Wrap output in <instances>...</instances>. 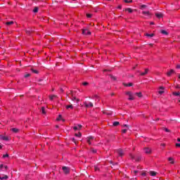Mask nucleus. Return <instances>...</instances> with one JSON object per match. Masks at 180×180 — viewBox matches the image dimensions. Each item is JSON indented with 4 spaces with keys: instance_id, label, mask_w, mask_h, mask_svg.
Wrapping results in <instances>:
<instances>
[{
    "instance_id": "f257e3e1",
    "label": "nucleus",
    "mask_w": 180,
    "mask_h": 180,
    "mask_svg": "<svg viewBox=\"0 0 180 180\" xmlns=\"http://www.w3.org/2000/svg\"><path fill=\"white\" fill-rule=\"evenodd\" d=\"M126 95H128L129 98H128L129 101H134V94L131 91H127Z\"/></svg>"
},
{
    "instance_id": "f03ea898",
    "label": "nucleus",
    "mask_w": 180,
    "mask_h": 180,
    "mask_svg": "<svg viewBox=\"0 0 180 180\" xmlns=\"http://www.w3.org/2000/svg\"><path fill=\"white\" fill-rule=\"evenodd\" d=\"M82 33L85 36H89L91 34V32L88 29L82 30Z\"/></svg>"
},
{
    "instance_id": "7ed1b4c3",
    "label": "nucleus",
    "mask_w": 180,
    "mask_h": 180,
    "mask_svg": "<svg viewBox=\"0 0 180 180\" xmlns=\"http://www.w3.org/2000/svg\"><path fill=\"white\" fill-rule=\"evenodd\" d=\"M62 169L64 174H65V175H68V174H70V167L64 166L62 167Z\"/></svg>"
},
{
    "instance_id": "20e7f679",
    "label": "nucleus",
    "mask_w": 180,
    "mask_h": 180,
    "mask_svg": "<svg viewBox=\"0 0 180 180\" xmlns=\"http://www.w3.org/2000/svg\"><path fill=\"white\" fill-rule=\"evenodd\" d=\"M116 152L117 153V154L120 157H123V155H124V153L123 152V150H122V149H117L116 150Z\"/></svg>"
},
{
    "instance_id": "39448f33",
    "label": "nucleus",
    "mask_w": 180,
    "mask_h": 180,
    "mask_svg": "<svg viewBox=\"0 0 180 180\" xmlns=\"http://www.w3.org/2000/svg\"><path fill=\"white\" fill-rule=\"evenodd\" d=\"M148 71H149L148 69H145L144 72H140V71H138V72H140V75H141V77H144V75H147L148 74Z\"/></svg>"
},
{
    "instance_id": "423d86ee",
    "label": "nucleus",
    "mask_w": 180,
    "mask_h": 180,
    "mask_svg": "<svg viewBox=\"0 0 180 180\" xmlns=\"http://www.w3.org/2000/svg\"><path fill=\"white\" fill-rule=\"evenodd\" d=\"M84 105L86 108H94V103L89 102V104L86 103V101L84 102Z\"/></svg>"
},
{
    "instance_id": "0eeeda50",
    "label": "nucleus",
    "mask_w": 180,
    "mask_h": 180,
    "mask_svg": "<svg viewBox=\"0 0 180 180\" xmlns=\"http://www.w3.org/2000/svg\"><path fill=\"white\" fill-rule=\"evenodd\" d=\"M94 139H95V137H94V136L88 137L87 143H89V146H91L92 144V140H94Z\"/></svg>"
},
{
    "instance_id": "6e6552de",
    "label": "nucleus",
    "mask_w": 180,
    "mask_h": 180,
    "mask_svg": "<svg viewBox=\"0 0 180 180\" xmlns=\"http://www.w3.org/2000/svg\"><path fill=\"white\" fill-rule=\"evenodd\" d=\"M38 82H39V85H46V80H44L43 79H38Z\"/></svg>"
},
{
    "instance_id": "1a4fd4ad",
    "label": "nucleus",
    "mask_w": 180,
    "mask_h": 180,
    "mask_svg": "<svg viewBox=\"0 0 180 180\" xmlns=\"http://www.w3.org/2000/svg\"><path fill=\"white\" fill-rule=\"evenodd\" d=\"M172 74H175V70H170V71L167 72V77H171V75H172Z\"/></svg>"
},
{
    "instance_id": "9d476101",
    "label": "nucleus",
    "mask_w": 180,
    "mask_h": 180,
    "mask_svg": "<svg viewBox=\"0 0 180 180\" xmlns=\"http://www.w3.org/2000/svg\"><path fill=\"white\" fill-rule=\"evenodd\" d=\"M9 179V176H8V175L1 174V180H6V179Z\"/></svg>"
},
{
    "instance_id": "9b49d317",
    "label": "nucleus",
    "mask_w": 180,
    "mask_h": 180,
    "mask_svg": "<svg viewBox=\"0 0 180 180\" xmlns=\"http://www.w3.org/2000/svg\"><path fill=\"white\" fill-rule=\"evenodd\" d=\"M73 129L75 130H81L82 129V125L78 124L77 126H75Z\"/></svg>"
},
{
    "instance_id": "f8f14e48",
    "label": "nucleus",
    "mask_w": 180,
    "mask_h": 180,
    "mask_svg": "<svg viewBox=\"0 0 180 180\" xmlns=\"http://www.w3.org/2000/svg\"><path fill=\"white\" fill-rule=\"evenodd\" d=\"M144 152L146 153V154H151V150L150 149V148H145Z\"/></svg>"
},
{
    "instance_id": "ddd939ff",
    "label": "nucleus",
    "mask_w": 180,
    "mask_h": 180,
    "mask_svg": "<svg viewBox=\"0 0 180 180\" xmlns=\"http://www.w3.org/2000/svg\"><path fill=\"white\" fill-rule=\"evenodd\" d=\"M8 169V166H4V165H1V171H6Z\"/></svg>"
},
{
    "instance_id": "4468645a",
    "label": "nucleus",
    "mask_w": 180,
    "mask_h": 180,
    "mask_svg": "<svg viewBox=\"0 0 180 180\" xmlns=\"http://www.w3.org/2000/svg\"><path fill=\"white\" fill-rule=\"evenodd\" d=\"M155 16H157L158 19H161V18L163 17V14L161 13H156Z\"/></svg>"
},
{
    "instance_id": "2eb2a0df",
    "label": "nucleus",
    "mask_w": 180,
    "mask_h": 180,
    "mask_svg": "<svg viewBox=\"0 0 180 180\" xmlns=\"http://www.w3.org/2000/svg\"><path fill=\"white\" fill-rule=\"evenodd\" d=\"M142 14L146 15V16H150L151 15V13H150V11H142Z\"/></svg>"
},
{
    "instance_id": "dca6fc26",
    "label": "nucleus",
    "mask_w": 180,
    "mask_h": 180,
    "mask_svg": "<svg viewBox=\"0 0 180 180\" xmlns=\"http://www.w3.org/2000/svg\"><path fill=\"white\" fill-rule=\"evenodd\" d=\"M124 11H125V12H129V13H133V9H131L130 8H124Z\"/></svg>"
},
{
    "instance_id": "f3484780",
    "label": "nucleus",
    "mask_w": 180,
    "mask_h": 180,
    "mask_svg": "<svg viewBox=\"0 0 180 180\" xmlns=\"http://www.w3.org/2000/svg\"><path fill=\"white\" fill-rule=\"evenodd\" d=\"M1 140H4V141H8V140H9V138L8 136H1Z\"/></svg>"
},
{
    "instance_id": "a211bd4d",
    "label": "nucleus",
    "mask_w": 180,
    "mask_h": 180,
    "mask_svg": "<svg viewBox=\"0 0 180 180\" xmlns=\"http://www.w3.org/2000/svg\"><path fill=\"white\" fill-rule=\"evenodd\" d=\"M149 174H150V175L151 176H155L157 175V172H154V171H150V172H149Z\"/></svg>"
},
{
    "instance_id": "6ab92c4d",
    "label": "nucleus",
    "mask_w": 180,
    "mask_h": 180,
    "mask_svg": "<svg viewBox=\"0 0 180 180\" xmlns=\"http://www.w3.org/2000/svg\"><path fill=\"white\" fill-rule=\"evenodd\" d=\"M90 151H91V153H93V154H96V153H97V150L96 149H95V148H90Z\"/></svg>"
},
{
    "instance_id": "aec40b11",
    "label": "nucleus",
    "mask_w": 180,
    "mask_h": 180,
    "mask_svg": "<svg viewBox=\"0 0 180 180\" xmlns=\"http://www.w3.org/2000/svg\"><path fill=\"white\" fill-rule=\"evenodd\" d=\"M124 86H133V83H123Z\"/></svg>"
},
{
    "instance_id": "412c9836",
    "label": "nucleus",
    "mask_w": 180,
    "mask_h": 180,
    "mask_svg": "<svg viewBox=\"0 0 180 180\" xmlns=\"http://www.w3.org/2000/svg\"><path fill=\"white\" fill-rule=\"evenodd\" d=\"M11 131L13 132V133H18L19 131V129L18 128H12L11 129Z\"/></svg>"
},
{
    "instance_id": "4be33fe9",
    "label": "nucleus",
    "mask_w": 180,
    "mask_h": 180,
    "mask_svg": "<svg viewBox=\"0 0 180 180\" xmlns=\"http://www.w3.org/2000/svg\"><path fill=\"white\" fill-rule=\"evenodd\" d=\"M119 124H120V122L115 121L112 123V126H114L115 127H116V126H119Z\"/></svg>"
},
{
    "instance_id": "5701e85b",
    "label": "nucleus",
    "mask_w": 180,
    "mask_h": 180,
    "mask_svg": "<svg viewBox=\"0 0 180 180\" xmlns=\"http://www.w3.org/2000/svg\"><path fill=\"white\" fill-rule=\"evenodd\" d=\"M135 95H136L138 98H141L143 96V94H141V92L135 93Z\"/></svg>"
},
{
    "instance_id": "b1692460",
    "label": "nucleus",
    "mask_w": 180,
    "mask_h": 180,
    "mask_svg": "<svg viewBox=\"0 0 180 180\" xmlns=\"http://www.w3.org/2000/svg\"><path fill=\"white\" fill-rule=\"evenodd\" d=\"M110 77L111 78V79H112V81H116V79H117V78L112 75H110Z\"/></svg>"
},
{
    "instance_id": "393cba45",
    "label": "nucleus",
    "mask_w": 180,
    "mask_h": 180,
    "mask_svg": "<svg viewBox=\"0 0 180 180\" xmlns=\"http://www.w3.org/2000/svg\"><path fill=\"white\" fill-rule=\"evenodd\" d=\"M66 109H74V106L72 105V104L66 105Z\"/></svg>"
},
{
    "instance_id": "a878e982",
    "label": "nucleus",
    "mask_w": 180,
    "mask_h": 180,
    "mask_svg": "<svg viewBox=\"0 0 180 180\" xmlns=\"http://www.w3.org/2000/svg\"><path fill=\"white\" fill-rule=\"evenodd\" d=\"M160 33H162V34H165V35L168 34V32L164 30H160Z\"/></svg>"
},
{
    "instance_id": "bb28decb",
    "label": "nucleus",
    "mask_w": 180,
    "mask_h": 180,
    "mask_svg": "<svg viewBox=\"0 0 180 180\" xmlns=\"http://www.w3.org/2000/svg\"><path fill=\"white\" fill-rule=\"evenodd\" d=\"M41 113L42 115H46V108L44 107H41Z\"/></svg>"
},
{
    "instance_id": "cd10ccee",
    "label": "nucleus",
    "mask_w": 180,
    "mask_h": 180,
    "mask_svg": "<svg viewBox=\"0 0 180 180\" xmlns=\"http://www.w3.org/2000/svg\"><path fill=\"white\" fill-rule=\"evenodd\" d=\"M173 95L174 96H179L180 92L179 91H178V92L174 91V92H173Z\"/></svg>"
},
{
    "instance_id": "c85d7f7f",
    "label": "nucleus",
    "mask_w": 180,
    "mask_h": 180,
    "mask_svg": "<svg viewBox=\"0 0 180 180\" xmlns=\"http://www.w3.org/2000/svg\"><path fill=\"white\" fill-rule=\"evenodd\" d=\"M33 12L34 13H37V12H39V7H34Z\"/></svg>"
},
{
    "instance_id": "c756f323",
    "label": "nucleus",
    "mask_w": 180,
    "mask_h": 180,
    "mask_svg": "<svg viewBox=\"0 0 180 180\" xmlns=\"http://www.w3.org/2000/svg\"><path fill=\"white\" fill-rule=\"evenodd\" d=\"M6 25L7 26H11V25H13V21L7 22H6Z\"/></svg>"
},
{
    "instance_id": "7c9ffc66",
    "label": "nucleus",
    "mask_w": 180,
    "mask_h": 180,
    "mask_svg": "<svg viewBox=\"0 0 180 180\" xmlns=\"http://www.w3.org/2000/svg\"><path fill=\"white\" fill-rule=\"evenodd\" d=\"M140 160H141V156H136L135 158V161H136V162L140 161Z\"/></svg>"
},
{
    "instance_id": "2f4dec72",
    "label": "nucleus",
    "mask_w": 180,
    "mask_h": 180,
    "mask_svg": "<svg viewBox=\"0 0 180 180\" xmlns=\"http://www.w3.org/2000/svg\"><path fill=\"white\" fill-rule=\"evenodd\" d=\"M124 2H125V4H131V2H133V0H124Z\"/></svg>"
},
{
    "instance_id": "473e14b6",
    "label": "nucleus",
    "mask_w": 180,
    "mask_h": 180,
    "mask_svg": "<svg viewBox=\"0 0 180 180\" xmlns=\"http://www.w3.org/2000/svg\"><path fill=\"white\" fill-rule=\"evenodd\" d=\"M146 36H147V37H154V34H146Z\"/></svg>"
},
{
    "instance_id": "72a5a7b5",
    "label": "nucleus",
    "mask_w": 180,
    "mask_h": 180,
    "mask_svg": "<svg viewBox=\"0 0 180 180\" xmlns=\"http://www.w3.org/2000/svg\"><path fill=\"white\" fill-rule=\"evenodd\" d=\"M9 158V154L6 153L5 155H3L2 158Z\"/></svg>"
},
{
    "instance_id": "f704fd0d",
    "label": "nucleus",
    "mask_w": 180,
    "mask_h": 180,
    "mask_svg": "<svg viewBox=\"0 0 180 180\" xmlns=\"http://www.w3.org/2000/svg\"><path fill=\"white\" fill-rule=\"evenodd\" d=\"M75 136L76 137H81V136H82V134H81V132H79L78 134H75Z\"/></svg>"
},
{
    "instance_id": "c9c22d12",
    "label": "nucleus",
    "mask_w": 180,
    "mask_h": 180,
    "mask_svg": "<svg viewBox=\"0 0 180 180\" xmlns=\"http://www.w3.org/2000/svg\"><path fill=\"white\" fill-rule=\"evenodd\" d=\"M168 160H169V161H171V162H170L171 164H174V159H173L172 158H168Z\"/></svg>"
},
{
    "instance_id": "e433bc0d",
    "label": "nucleus",
    "mask_w": 180,
    "mask_h": 180,
    "mask_svg": "<svg viewBox=\"0 0 180 180\" xmlns=\"http://www.w3.org/2000/svg\"><path fill=\"white\" fill-rule=\"evenodd\" d=\"M54 98H57V96H55V95L51 96H50V100H51V101H53V99H54Z\"/></svg>"
},
{
    "instance_id": "4c0bfd02",
    "label": "nucleus",
    "mask_w": 180,
    "mask_h": 180,
    "mask_svg": "<svg viewBox=\"0 0 180 180\" xmlns=\"http://www.w3.org/2000/svg\"><path fill=\"white\" fill-rule=\"evenodd\" d=\"M31 71H32L34 74H38L39 72L36 70H34V69H31Z\"/></svg>"
},
{
    "instance_id": "58836bf2",
    "label": "nucleus",
    "mask_w": 180,
    "mask_h": 180,
    "mask_svg": "<svg viewBox=\"0 0 180 180\" xmlns=\"http://www.w3.org/2000/svg\"><path fill=\"white\" fill-rule=\"evenodd\" d=\"M82 85H84V86H86V85H89V83L84 82L82 83Z\"/></svg>"
},
{
    "instance_id": "ea45409f",
    "label": "nucleus",
    "mask_w": 180,
    "mask_h": 180,
    "mask_svg": "<svg viewBox=\"0 0 180 180\" xmlns=\"http://www.w3.org/2000/svg\"><path fill=\"white\" fill-rule=\"evenodd\" d=\"M146 7H147L146 5L143 4L141 6V9H144V8H146Z\"/></svg>"
},
{
    "instance_id": "a19ab883",
    "label": "nucleus",
    "mask_w": 180,
    "mask_h": 180,
    "mask_svg": "<svg viewBox=\"0 0 180 180\" xmlns=\"http://www.w3.org/2000/svg\"><path fill=\"white\" fill-rule=\"evenodd\" d=\"M130 157H131V160H135V157H134V155H131V154H130Z\"/></svg>"
},
{
    "instance_id": "79ce46f5",
    "label": "nucleus",
    "mask_w": 180,
    "mask_h": 180,
    "mask_svg": "<svg viewBox=\"0 0 180 180\" xmlns=\"http://www.w3.org/2000/svg\"><path fill=\"white\" fill-rule=\"evenodd\" d=\"M87 18H92V14H86Z\"/></svg>"
},
{
    "instance_id": "37998d69",
    "label": "nucleus",
    "mask_w": 180,
    "mask_h": 180,
    "mask_svg": "<svg viewBox=\"0 0 180 180\" xmlns=\"http://www.w3.org/2000/svg\"><path fill=\"white\" fill-rule=\"evenodd\" d=\"M95 171H99V168L96 166L94 167Z\"/></svg>"
},
{
    "instance_id": "c03bdc74",
    "label": "nucleus",
    "mask_w": 180,
    "mask_h": 180,
    "mask_svg": "<svg viewBox=\"0 0 180 180\" xmlns=\"http://www.w3.org/2000/svg\"><path fill=\"white\" fill-rule=\"evenodd\" d=\"M164 91H159L158 93L160 94V95H162V94H164Z\"/></svg>"
},
{
    "instance_id": "a18cd8bd",
    "label": "nucleus",
    "mask_w": 180,
    "mask_h": 180,
    "mask_svg": "<svg viewBox=\"0 0 180 180\" xmlns=\"http://www.w3.org/2000/svg\"><path fill=\"white\" fill-rule=\"evenodd\" d=\"M33 32V31L27 30V31H26V33H27V34H30V32Z\"/></svg>"
},
{
    "instance_id": "49530a36",
    "label": "nucleus",
    "mask_w": 180,
    "mask_h": 180,
    "mask_svg": "<svg viewBox=\"0 0 180 180\" xmlns=\"http://www.w3.org/2000/svg\"><path fill=\"white\" fill-rule=\"evenodd\" d=\"M165 131H166L167 133H169V131H171L169 129H168L167 128H165Z\"/></svg>"
},
{
    "instance_id": "de8ad7c7",
    "label": "nucleus",
    "mask_w": 180,
    "mask_h": 180,
    "mask_svg": "<svg viewBox=\"0 0 180 180\" xmlns=\"http://www.w3.org/2000/svg\"><path fill=\"white\" fill-rule=\"evenodd\" d=\"M28 77H30V74H26V75H25V78H28Z\"/></svg>"
},
{
    "instance_id": "09e8293b",
    "label": "nucleus",
    "mask_w": 180,
    "mask_h": 180,
    "mask_svg": "<svg viewBox=\"0 0 180 180\" xmlns=\"http://www.w3.org/2000/svg\"><path fill=\"white\" fill-rule=\"evenodd\" d=\"M72 141H73V143H75V144H77V142H76V141H75V138H72Z\"/></svg>"
},
{
    "instance_id": "8fccbe9b",
    "label": "nucleus",
    "mask_w": 180,
    "mask_h": 180,
    "mask_svg": "<svg viewBox=\"0 0 180 180\" xmlns=\"http://www.w3.org/2000/svg\"><path fill=\"white\" fill-rule=\"evenodd\" d=\"M70 95H71V96L74 97V91H70Z\"/></svg>"
},
{
    "instance_id": "3c124183",
    "label": "nucleus",
    "mask_w": 180,
    "mask_h": 180,
    "mask_svg": "<svg viewBox=\"0 0 180 180\" xmlns=\"http://www.w3.org/2000/svg\"><path fill=\"white\" fill-rule=\"evenodd\" d=\"M62 119V116L59 115L58 117L57 118V120H60Z\"/></svg>"
},
{
    "instance_id": "603ef678",
    "label": "nucleus",
    "mask_w": 180,
    "mask_h": 180,
    "mask_svg": "<svg viewBox=\"0 0 180 180\" xmlns=\"http://www.w3.org/2000/svg\"><path fill=\"white\" fill-rule=\"evenodd\" d=\"M176 89H180L179 84H177V85L176 86Z\"/></svg>"
},
{
    "instance_id": "864d4df0",
    "label": "nucleus",
    "mask_w": 180,
    "mask_h": 180,
    "mask_svg": "<svg viewBox=\"0 0 180 180\" xmlns=\"http://www.w3.org/2000/svg\"><path fill=\"white\" fill-rule=\"evenodd\" d=\"M127 129H122V133H127Z\"/></svg>"
},
{
    "instance_id": "5fc2aeb1",
    "label": "nucleus",
    "mask_w": 180,
    "mask_h": 180,
    "mask_svg": "<svg viewBox=\"0 0 180 180\" xmlns=\"http://www.w3.org/2000/svg\"><path fill=\"white\" fill-rule=\"evenodd\" d=\"M122 127H127V129H129V125H127V124H124V125H122Z\"/></svg>"
},
{
    "instance_id": "6e6d98bb",
    "label": "nucleus",
    "mask_w": 180,
    "mask_h": 180,
    "mask_svg": "<svg viewBox=\"0 0 180 180\" xmlns=\"http://www.w3.org/2000/svg\"><path fill=\"white\" fill-rule=\"evenodd\" d=\"M76 99H77V97H74V96H73L72 101H76Z\"/></svg>"
},
{
    "instance_id": "4d7b16f0",
    "label": "nucleus",
    "mask_w": 180,
    "mask_h": 180,
    "mask_svg": "<svg viewBox=\"0 0 180 180\" xmlns=\"http://www.w3.org/2000/svg\"><path fill=\"white\" fill-rule=\"evenodd\" d=\"M159 89H162V90L165 89V88L164 86H160V87H159Z\"/></svg>"
},
{
    "instance_id": "13d9d810",
    "label": "nucleus",
    "mask_w": 180,
    "mask_h": 180,
    "mask_svg": "<svg viewBox=\"0 0 180 180\" xmlns=\"http://www.w3.org/2000/svg\"><path fill=\"white\" fill-rule=\"evenodd\" d=\"M176 147H180V143H176Z\"/></svg>"
},
{
    "instance_id": "bf43d9fd",
    "label": "nucleus",
    "mask_w": 180,
    "mask_h": 180,
    "mask_svg": "<svg viewBox=\"0 0 180 180\" xmlns=\"http://www.w3.org/2000/svg\"><path fill=\"white\" fill-rule=\"evenodd\" d=\"M141 175H142L143 176H146V172L141 173Z\"/></svg>"
},
{
    "instance_id": "052dcab7",
    "label": "nucleus",
    "mask_w": 180,
    "mask_h": 180,
    "mask_svg": "<svg viewBox=\"0 0 180 180\" xmlns=\"http://www.w3.org/2000/svg\"><path fill=\"white\" fill-rule=\"evenodd\" d=\"M75 101H76L77 103H78L79 102V99H78V98H76Z\"/></svg>"
},
{
    "instance_id": "680f3d73",
    "label": "nucleus",
    "mask_w": 180,
    "mask_h": 180,
    "mask_svg": "<svg viewBox=\"0 0 180 180\" xmlns=\"http://www.w3.org/2000/svg\"><path fill=\"white\" fill-rule=\"evenodd\" d=\"M176 68L179 69L180 68V65H177Z\"/></svg>"
},
{
    "instance_id": "e2e57ef3",
    "label": "nucleus",
    "mask_w": 180,
    "mask_h": 180,
    "mask_svg": "<svg viewBox=\"0 0 180 180\" xmlns=\"http://www.w3.org/2000/svg\"><path fill=\"white\" fill-rule=\"evenodd\" d=\"M94 98L99 99V97L98 96H95Z\"/></svg>"
},
{
    "instance_id": "0e129e2a",
    "label": "nucleus",
    "mask_w": 180,
    "mask_h": 180,
    "mask_svg": "<svg viewBox=\"0 0 180 180\" xmlns=\"http://www.w3.org/2000/svg\"><path fill=\"white\" fill-rule=\"evenodd\" d=\"M134 174H137V172H139V171L135 170V171H134Z\"/></svg>"
},
{
    "instance_id": "69168bd1",
    "label": "nucleus",
    "mask_w": 180,
    "mask_h": 180,
    "mask_svg": "<svg viewBox=\"0 0 180 180\" xmlns=\"http://www.w3.org/2000/svg\"><path fill=\"white\" fill-rule=\"evenodd\" d=\"M118 9H122V6H119Z\"/></svg>"
},
{
    "instance_id": "338daca9",
    "label": "nucleus",
    "mask_w": 180,
    "mask_h": 180,
    "mask_svg": "<svg viewBox=\"0 0 180 180\" xmlns=\"http://www.w3.org/2000/svg\"><path fill=\"white\" fill-rule=\"evenodd\" d=\"M150 25H154V22H150Z\"/></svg>"
},
{
    "instance_id": "774afa93",
    "label": "nucleus",
    "mask_w": 180,
    "mask_h": 180,
    "mask_svg": "<svg viewBox=\"0 0 180 180\" xmlns=\"http://www.w3.org/2000/svg\"><path fill=\"white\" fill-rule=\"evenodd\" d=\"M177 141L180 142V138L177 139Z\"/></svg>"
}]
</instances>
